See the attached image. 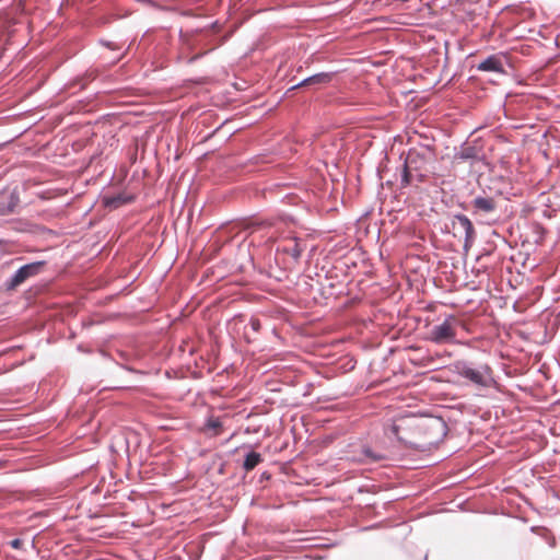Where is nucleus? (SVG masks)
<instances>
[{"label":"nucleus","instance_id":"f257e3e1","mask_svg":"<svg viewBox=\"0 0 560 560\" xmlns=\"http://www.w3.org/2000/svg\"><path fill=\"white\" fill-rule=\"evenodd\" d=\"M457 373L481 387H490L493 384L492 371L488 365L472 368L466 362L456 364Z\"/></svg>","mask_w":560,"mask_h":560},{"label":"nucleus","instance_id":"f03ea898","mask_svg":"<svg viewBox=\"0 0 560 560\" xmlns=\"http://www.w3.org/2000/svg\"><path fill=\"white\" fill-rule=\"evenodd\" d=\"M456 338V318L448 316L445 320L431 328L429 340L441 345L454 342Z\"/></svg>","mask_w":560,"mask_h":560},{"label":"nucleus","instance_id":"7ed1b4c3","mask_svg":"<svg viewBox=\"0 0 560 560\" xmlns=\"http://www.w3.org/2000/svg\"><path fill=\"white\" fill-rule=\"evenodd\" d=\"M43 261L26 264L19 268L7 283L8 289H14L25 282L28 278L34 277L43 269Z\"/></svg>","mask_w":560,"mask_h":560},{"label":"nucleus","instance_id":"20e7f679","mask_svg":"<svg viewBox=\"0 0 560 560\" xmlns=\"http://www.w3.org/2000/svg\"><path fill=\"white\" fill-rule=\"evenodd\" d=\"M453 229L463 233L465 238L464 247L468 249L475 241L476 233L471 221L464 214H456L453 219Z\"/></svg>","mask_w":560,"mask_h":560},{"label":"nucleus","instance_id":"39448f33","mask_svg":"<svg viewBox=\"0 0 560 560\" xmlns=\"http://www.w3.org/2000/svg\"><path fill=\"white\" fill-rule=\"evenodd\" d=\"M19 203V196L14 191H7L0 195V214H8L14 211Z\"/></svg>","mask_w":560,"mask_h":560},{"label":"nucleus","instance_id":"423d86ee","mask_svg":"<svg viewBox=\"0 0 560 560\" xmlns=\"http://www.w3.org/2000/svg\"><path fill=\"white\" fill-rule=\"evenodd\" d=\"M477 69L479 71L498 72V73H502L504 71L502 59L495 55L489 56L483 61H481L477 66Z\"/></svg>","mask_w":560,"mask_h":560},{"label":"nucleus","instance_id":"0eeeda50","mask_svg":"<svg viewBox=\"0 0 560 560\" xmlns=\"http://www.w3.org/2000/svg\"><path fill=\"white\" fill-rule=\"evenodd\" d=\"M332 73L328 72H320L316 73L314 75H311L303 81H301L299 84L294 85L292 89H296L299 86H307V85H323L327 84L331 81Z\"/></svg>","mask_w":560,"mask_h":560},{"label":"nucleus","instance_id":"6e6552de","mask_svg":"<svg viewBox=\"0 0 560 560\" xmlns=\"http://www.w3.org/2000/svg\"><path fill=\"white\" fill-rule=\"evenodd\" d=\"M472 207L477 211L490 213L494 211L495 202L492 198L479 196L472 200Z\"/></svg>","mask_w":560,"mask_h":560},{"label":"nucleus","instance_id":"1a4fd4ad","mask_svg":"<svg viewBox=\"0 0 560 560\" xmlns=\"http://www.w3.org/2000/svg\"><path fill=\"white\" fill-rule=\"evenodd\" d=\"M261 462V455L256 452H249L245 456V460L243 467L245 470L249 471L254 469Z\"/></svg>","mask_w":560,"mask_h":560},{"label":"nucleus","instance_id":"9d476101","mask_svg":"<svg viewBox=\"0 0 560 560\" xmlns=\"http://www.w3.org/2000/svg\"><path fill=\"white\" fill-rule=\"evenodd\" d=\"M363 458H361L364 463H375L385 458V456L381 453L374 452L372 448L364 446L362 448Z\"/></svg>","mask_w":560,"mask_h":560},{"label":"nucleus","instance_id":"9b49d317","mask_svg":"<svg viewBox=\"0 0 560 560\" xmlns=\"http://www.w3.org/2000/svg\"><path fill=\"white\" fill-rule=\"evenodd\" d=\"M129 200H130V198L125 197L124 195H117L114 197L105 198L104 202H105L106 207L116 209V208L127 203Z\"/></svg>","mask_w":560,"mask_h":560},{"label":"nucleus","instance_id":"f8f14e48","mask_svg":"<svg viewBox=\"0 0 560 560\" xmlns=\"http://www.w3.org/2000/svg\"><path fill=\"white\" fill-rule=\"evenodd\" d=\"M283 252L288 253L294 260H298L301 257L303 248L296 240H293L292 245L283 247Z\"/></svg>","mask_w":560,"mask_h":560},{"label":"nucleus","instance_id":"ddd939ff","mask_svg":"<svg viewBox=\"0 0 560 560\" xmlns=\"http://www.w3.org/2000/svg\"><path fill=\"white\" fill-rule=\"evenodd\" d=\"M428 428L430 429H436L442 435L446 433V425L443 420L439 418L431 419Z\"/></svg>","mask_w":560,"mask_h":560},{"label":"nucleus","instance_id":"4468645a","mask_svg":"<svg viewBox=\"0 0 560 560\" xmlns=\"http://www.w3.org/2000/svg\"><path fill=\"white\" fill-rule=\"evenodd\" d=\"M206 427L207 429L209 430H213L214 431V434H218L219 433V430L221 429L222 427V423L220 421L219 418H209L207 423H206Z\"/></svg>","mask_w":560,"mask_h":560},{"label":"nucleus","instance_id":"2eb2a0df","mask_svg":"<svg viewBox=\"0 0 560 560\" xmlns=\"http://www.w3.org/2000/svg\"><path fill=\"white\" fill-rule=\"evenodd\" d=\"M399 425L398 424H392L388 429H387V435L388 436H394L396 438L398 441H404L402 438L399 436Z\"/></svg>","mask_w":560,"mask_h":560},{"label":"nucleus","instance_id":"dca6fc26","mask_svg":"<svg viewBox=\"0 0 560 560\" xmlns=\"http://www.w3.org/2000/svg\"><path fill=\"white\" fill-rule=\"evenodd\" d=\"M11 547L14 548V549H20L21 546L23 545V541L19 538H15L13 539L11 542H10Z\"/></svg>","mask_w":560,"mask_h":560},{"label":"nucleus","instance_id":"f3484780","mask_svg":"<svg viewBox=\"0 0 560 560\" xmlns=\"http://www.w3.org/2000/svg\"><path fill=\"white\" fill-rule=\"evenodd\" d=\"M250 326L252 328L255 330V331H258L259 328H260V322L258 319H252L250 320Z\"/></svg>","mask_w":560,"mask_h":560},{"label":"nucleus","instance_id":"a211bd4d","mask_svg":"<svg viewBox=\"0 0 560 560\" xmlns=\"http://www.w3.org/2000/svg\"><path fill=\"white\" fill-rule=\"evenodd\" d=\"M402 180L408 184L409 183V173H408V168L406 167L405 171H404V176H402Z\"/></svg>","mask_w":560,"mask_h":560},{"label":"nucleus","instance_id":"6ab92c4d","mask_svg":"<svg viewBox=\"0 0 560 560\" xmlns=\"http://www.w3.org/2000/svg\"><path fill=\"white\" fill-rule=\"evenodd\" d=\"M275 238H276L275 233H273V232H271V233H270V235H269V240H270V241H273Z\"/></svg>","mask_w":560,"mask_h":560}]
</instances>
